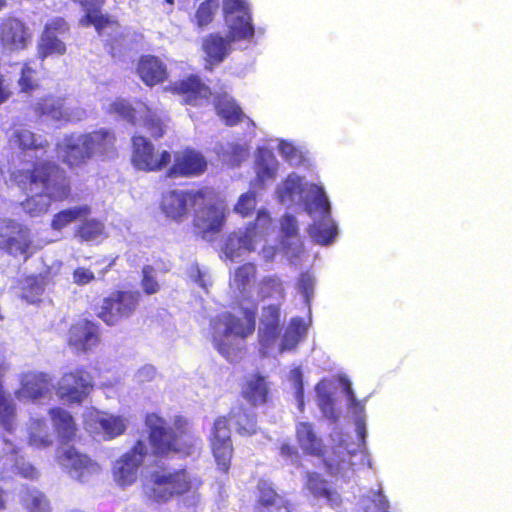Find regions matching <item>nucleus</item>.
Instances as JSON below:
<instances>
[{"label": "nucleus", "mask_w": 512, "mask_h": 512, "mask_svg": "<svg viewBox=\"0 0 512 512\" xmlns=\"http://www.w3.org/2000/svg\"><path fill=\"white\" fill-rule=\"evenodd\" d=\"M114 112L118 113L131 124H136L137 116L135 108L125 101H117L112 105Z\"/></svg>", "instance_id": "53"}, {"label": "nucleus", "mask_w": 512, "mask_h": 512, "mask_svg": "<svg viewBox=\"0 0 512 512\" xmlns=\"http://www.w3.org/2000/svg\"><path fill=\"white\" fill-rule=\"evenodd\" d=\"M62 468L79 482H84L98 469L97 464L86 454L79 452L75 447H68L58 456Z\"/></svg>", "instance_id": "20"}, {"label": "nucleus", "mask_w": 512, "mask_h": 512, "mask_svg": "<svg viewBox=\"0 0 512 512\" xmlns=\"http://www.w3.org/2000/svg\"><path fill=\"white\" fill-rule=\"evenodd\" d=\"M37 52L42 60L54 54L64 55L66 53V45L57 35L43 32L37 46Z\"/></svg>", "instance_id": "42"}, {"label": "nucleus", "mask_w": 512, "mask_h": 512, "mask_svg": "<svg viewBox=\"0 0 512 512\" xmlns=\"http://www.w3.org/2000/svg\"><path fill=\"white\" fill-rule=\"evenodd\" d=\"M256 197L257 195L254 191H247L241 194L234 206V211L242 217L252 215L257 205Z\"/></svg>", "instance_id": "49"}, {"label": "nucleus", "mask_w": 512, "mask_h": 512, "mask_svg": "<svg viewBox=\"0 0 512 512\" xmlns=\"http://www.w3.org/2000/svg\"><path fill=\"white\" fill-rule=\"evenodd\" d=\"M214 108L217 115L230 127L238 125L244 116L241 107L226 92L217 93L214 96Z\"/></svg>", "instance_id": "32"}, {"label": "nucleus", "mask_w": 512, "mask_h": 512, "mask_svg": "<svg viewBox=\"0 0 512 512\" xmlns=\"http://www.w3.org/2000/svg\"><path fill=\"white\" fill-rule=\"evenodd\" d=\"M48 283V273L27 275L19 281L20 297L31 304L40 302Z\"/></svg>", "instance_id": "34"}, {"label": "nucleus", "mask_w": 512, "mask_h": 512, "mask_svg": "<svg viewBox=\"0 0 512 512\" xmlns=\"http://www.w3.org/2000/svg\"><path fill=\"white\" fill-rule=\"evenodd\" d=\"M20 503L28 512H50L45 495L35 488L24 486L20 492Z\"/></svg>", "instance_id": "40"}, {"label": "nucleus", "mask_w": 512, "mask_h": 512, "mask_svg": "<svg viewBox=\"0 0 512 512\" xmlns=\"http://www.w3.org/2000/svg\"><path fill=\"white\" fill-rule=\"evenodd\" d=\"M8 370L4 361H0V424L2 428L12 433L16 422V405L3 387V378Z\"/></svg>", "instance_id": "33"}, {"label": "nucleus", "mask_w": 512, "mask_h": 512, "mask_svg": "<svg viewBox=\"0 0 512 512\" xmlns=\"http://www.w3.org/2000/svg\"><path fill=\"white\" fill-rule=\"evenodd\" d=\"M38 72L32 66V62L27 61L22 65L18 85L21 92L31 93L38 88Z\"/></svg>", "instance_id": "46"}, {"label": "nucleus", "mask_w": 512, "mask_h": 512, "mask_svg": "<svg viewBox=\"0 0 512 512\" xmlns=\"http://www.w3.org/2000/svg\"><path fill=\"white\" fill-rule=\"evenodd\" d=\"M99 426L106 439H113L122 435L127 428L125 419L121 416L103 417L99 420Z\"/></svg>", "instance_id": "45"}, {"label": "nucleus", "mask_w": 512, "mask_h": 512, "mask_svg": "<svg viewBox=\"0 0 512 512\" xmlns=\"http://www.w3.org/2000/svg\"><path fill=\"white\" fill-rule=\"evenodd\" d=\"M32 33L26 23L14 16H7L0 22V46L9 51H21L28 47Z\"/></svg>", "instance_id": "15"}, {"label": "nucleus", "mask_w": 512, "mask_h": 512, "mask_svg": "<svg viewBox=\"0 0 512 512\" xmlns=\"http://www.w3.org/2000/svg\"><path fill=\"white\" fill-rule=\"evenodd\" d=\"M149 454L147 443L138 439L133 446L117 459L112 467L114 481L121 487L132 485L138 477V470Z\"/></svg>", "instance_id": "11"}, {"label": "nucleus", "mask_w": 512, "mask_h": 512, "mask_svg": "<svg viewBox=\"0 0 512 512\" xmlns=\"http://www.w3.org/2000/svg\"><path fill=\"white\" fill-rule=\"evenodd\" d=\"M223 14L230 22L227 37L210 33L202 41L206 68L212 70L231 53V43L253 38L255 30L247 3L244 0H223Z\"/></svg>", "instance_id": "3"}, {"label": "nucleus", "mask_w": 512, "mask_h": 512, "mask_svg": "<svg viewBox=\"0 0 512 512\" xmlns=\"http://www.w3.org/2000/svg\"><path fill=\"white\" fill-rule=\"evenodd\" d=\"M279 151L281 152L284 159L287 161H292L294 158L297 157L298 154L297 148L293 144L286 141H282L279 144Z\"/></svg>", "instance_id": "61"}, {"label": "nucleus", "mask_w": 512, "mask_h": 512, "mask_svg": "<svg viewBox=\"0 0 512 512\" xmlns=\"http://www.w3.org/2000/svg\"><path fill=\"white\" fill-rule=\"evenodd\" d=\"M69 29V24L63 17H55L45 24L43 32L51 35L66 34Z\"/></svg>", "instance_id": "54"}, {"label": "nucleus", "mask_w": 512, "mask_h": 512, "mask_svg": "<svg viewBox=\"0 0 512 512\" xmlns=\"http://www.w3.org/2000/svg\"><path fill=\"white\" fill-rule=\"evenodd\" d=\"M28 444L37 449L50 447L53 443L44 419H31L27 427Z\"/></svg>", "instance_id": "38"}, {"label": "nucleus", "mask_w": 512, "mask_h": 512, "mask_svg": "<svg viewBox=\"0 0 512 512\" xmlns=\"http://www.w3.org/2000/svg\"><path fill=\"white\" fill-rule=\"evenodd\" d=\"M298 286L300 292L308 299L313 293V277L307 272L301 273L298 279Z\"/></svg>", "instance_id": "58"}, {"label": "nucleus", "mask_w": 512, "mask_h": 512, "mask_svg": "<svg viewBox=\"0 0 512 512\" xmlns=\"http://www.w3.org/2000/svg\"><path fill=\"white\" fill-rule=\"evenodd\" d=\"M296 441L305 455L317 458L325 456L326 447L310 422H299L295 428Z\"/></svg>", "instance_id": "28"}, {"label": "nucleus", "mask_w": 512, "mask_h": 512, "mask_svg": "<svg viewBox=\"0 0 512 512\" xmlns=\"http://www.w3.org/2000/svg\"><path fill=\"white\" fill-rule=\"evenodd\" d=\"M93 158L88 145L85 144L83 133L64 138L62 161L70 169L80 168Z\"/></svg>", "instance_id": "27"}, {"label": "nucleus", "mask_w": 512, "mask_h": 512, "mask_svg": "<svg viewBox=\"0 0 512 512\" xmlns=\"http://www.w3.org/2000/svg\"><path fill=\"white\" fill-rule=\"evenodd\" d=\"M53 428L63 443L73 441L77 435V425L72 414L62 407H52L48 412Z\"/></svg>", "instance_id": "31"}, {"label": "nucleus", "mask_w": 512, "mask_h": 512, "mask_svg": "<svg viewBox=\"0 0 512 512\" xmlns=\"http://www.w3.org/2000/svg\"><path fill=\"white\" fill-rule=\"evenodd\" d=\"M279 455L284 458H297L298 457V450L297 448L288 442H283L278 447Z\"/></svg>", "instance_id": "62"}, {"label": "nucleus", "mask_w": 512, "mask_h": 512, "mask_svg": "<svg viewBox=\"0 0 512 512\" xmlns=\"http://www.w3.org/2000/svg\"><path fill=\"white\" fill-rule=\"evenodd\" d=\"M218 0H204L198 6L195 12L196 24L199 27H205L209 25L213 19L215 11L218 9Z\"/></svg>", "instance_id": "47"}, {"label": "nucleus", "mask_w": 512, "mask_h": 512, "mask_svg": "<svg viewBox=\"0 0 512 512\" xmlns=\"http://www.w3.org/2000/svg\"><path fill=\"white\" fill-rule=\"evenodd\" d=\"M17 474L26 479H36L38 477L37 469L31 464H22L17 466Z\"/></svg>", "instance_id": "63"}, {"label": "nucleus", "mask_w": 512, "mask_h": 512, "mask_svg": "<svg viewBox=\"0 0 512 512\" xmlns=\"http://www.w3.org/2000/svg\"><path fill=\"white\" fill-rule=\"evenodd\" d=\"M257 275L258 269L256 264L252 262H246L235 269L233 283L236 289L243 296H249L251 293V287L255 282Z\"/></svg>", "instance_id": "37"}, {"label": "nucleus", "mask_w": 512, "mask_h": 512, "mask_svg": "<svg viewBox=\"0 0 512 512\" xmlns=\"http://www.w3.org/2000/svg\"><path fill=\"white\" fill-rule=\"evenodd\" d=\"M93 376L84 367L62 374L57 382L58 398L69 404H81L93 390Z\"/></svg>", "instance_id": "10"}, {"label": "nucleus", "mask_w": 512, "mask_h": 512, "mask_svg": "<svg viewBox=\"0 0 512 512\" xmlns=\"http://www.w3.org/2000/svg\"><path fill=\"white\" fill-rule=\"evenodd\" d=\"M208 442L217 470L223 474H228L234 454V446L226 415H219L215 418Z\"/></svg>", "instance_id": "9"}, {"label": "nucleus", "mask_w": 512, "mask_h": 512, "mask_svg": "<svg viewBox=\"0 0 512 512\" xmlns=\"http://www.w3.org/2000/svg\"><path fill=\"white\" fill-rule=\"evenodd\" d=\"M246 235H239L236 233L230 234L224 244L223 250L227 258L233 260L239 256V250L243 247L246 239Z\"/></svg>", "instance_id": "50"}, {"label": "nucleus", "mask_w": 512, "mask_h": 512, "mask_svg": "<svg viewBox=\"0 0 512 512\" xmlns=\"http://www.w3.org/2000/svg\"><path fill=\"white\" fill-rule=\"evenodd\" d=\"M323 466L326 472L331 476H337L343 472V467L339 463L335 464L327 459H323Z\"/></svg>", "instance_id": "64"}, {"label": "nucleus", "mask_w": 512, "mask_h": 512, "mask_svg": "<svg viewBox=\"0 0 512 512\" xmlns=\"http://www.w3.org/2000/svg\"><path fill=\"white\" fill-rule=\"evenodd\" d=\"M231 420L235 431L242 437H251L258 432L257 415L251 407L237 405L232 407L226 416Z\"/></svg>", "instance_id": "30"}, {"label": "nucleus", "mask_w": 512, "mask_h": 512, "mask_svg": "<svg viewBox=\"0 0 512 512\" xmlns=\"http://www.w3.org/2000/svg\"><path fill=\"white\" fill-rule=\"evenodd\" d=\"M319 407L321 411L333 421L337 420L334 408V399L330 393H322L319 395Z\"/></svg>", "instance_id": "55"}, {"label": "nucleus", "mask_w": 512, "mask_h": 512, "mask_svg": "<svg viewBox=\"0 0 512 512\" xmlns=\"http://www.w3.org/2000/svg\"><path fill=\"white\" fill-rule=\"evenodd\" d=\"M83 137L92 157L96 156L105 161L117 155V137L113 129L101 127L83 133Z\"/></svg>", "instance_id": "21"}, {"label": "nucleus", "mask_w": 512, "mask_h": 512, "mask_svg": "<svg viewBox=\"0 0 512 512\" xmlns=\"http://www.w3.org/2000/svg\"><path fill=\"white\" fill-rule=\"evenodd\" d=\"M81 7L83 15L79 19L82 27L92 26L98 35L108 27L119 26V21L114 16L103 12L106 0H70Z\"/></svg>", "instance_id": "18"}, {"label": "nucleus", "mask_w": 512, "mask_h": 512, "mask_svg": "<svg viewBox=\"0 0 512 512\" xmlns=\"http://www.w3.org/2000/svg\"><path fill=\"white\" fill-rule=\"evenodd\" d=\"M281 231L286 238L298 235V223L294 216L285 215L281 221Z\"/></svg>", "instance_id": "57"}, {"label": "nucleus", "mask_w": 512, "mask_h": 512, "mask_svg": "<svg viewBox=\"0 0 512 512\" xmlns=\"http://www.w3.org/2000/svg\"><path fill=\"white\" fill-rule=\"evenodd\" d=\"M314 206L322 213V219L315 221L309 230L312 239L321 245L333 242L337 235L336 224L331 219L330 203L321 187L314 185Z\"/></svg>", "instance_id": "13"}, {"label": "nucleus", "mask_w": 512, "mask_h": 512, "mask_svg": "<svg viewBox=\"0 0 512 512\" xmlns=\"http://www.w3.org/2000/svg\"><path fill=\"white\" fill-rule=\"evenodd\" d=\"M166 90L180 96L184 104L192 106L200 104L201 100L208 101L212 95L211 89L195 74L171 82Z\"/></svg>", "instance_id": "19"}, {"label": "nucleus", "mask_w": 512, "mask_h": 512, "mask_svg": "<svg viewBox=\"0 0 512 512\" xmlns=\"http://www.w3.org/2000/svg\"><path fill=\"white\" fill-rule=\"evenodd\" d=\"M301 341L299 337L289 332L287 329L283 334L282 341L280 344V352L293 350L296 348L298 343Z\"/></svg>", "instance_id": "60"}, {"label": "nucleus", "mask_w": 512, "mask_h": 512, "mask_svg": "<svg viewBox=\"0 0 512 512\" xmlns=\"http://www.w3.org/2000/svg\"><path fill=\"white\" fill-rule=\"evenodd\" d=\"M141 294L137 290L116 289L95 307V315L106 326L114 327L129 320L138 310Z\"/></svg>", "instance_id": "7"}, {"label": "nucleus", "mask_w": 512, "mask_h": 512, "mask_svg": "<svg viewBox=\"0 0 512 512\" xmlns=\"http://www.w3.org/2000/svg\"><path fill=\"white\" fill-rule=\"evenodd\" d=\"M32 244L27 231L20 230L16 236H11L6 241L8 251L13 255L26 253Z\"/></svg>", "instance_id": "48"}, {"label": "nucleus", "mask_w": 512, "mask_h": 512, "mask_svg": "<svg viewBox=\"0 0 512 512\" xmlns=\"http://www.w3.org/2000/svg\"><path fill=\"white\" fill-rule=\"evenodd\" d=\"M136 72L141 81L148 87L163 83L168 78L166 64L155 55L140 56Z\"/></svg>", "instance_id": "25"}, {"label": "nucleus", "mask_w": 512, "mask_h": 512, "mask_svg": "<svg viewBox=\"0 0 512 512\" xmlns=\"http://www.w3.org/2000/svg\"><path fill=\"white\" fill-rule=\"evenodd\" d=\"M8 144L11 148L21 152L43 151L46 152L50 143L46 139H39L37 135L27 127L14 126L8 135Z\"/></svg>", "instance_id": "29"}, {"label": "nucleus", "mask_w": 512, "mask_h": 512, "mask_svg": "<svg viewBox=\"0 0 512 512\" xmlns=\"http://www.w3.org/2000/svg\"><path fill=\"white\" fill-rule=\"evenodd\" d=\"M256 294L260 301L284 300L286 297L284 281L277 274L265 275L257 283Z\"/></svg>", "instance_id": "35"}, {"label": "nucleus", "mask_w": 512, "mask_h": 512, "mask_svg": "<svg viewBox=\"0 0 512 512\" xmlns=\"http://www.w3.org/2000/svg\"><path fill=\"white\" fill-rule=\"evenodd\" d=\"M52 386L51 378L44 372H27L21 376L20 388L16 391L18 398L37 400L44 397Z\"/></svg>", "instance_id": "26"}, {"label": "nucleus", "mask_w": 512, "mask_h": 512, "mask_svg": "<svg viewBox=\"0 0 512 512\" xmlns=\"http://www.w3.org/2000/svg\"><path fill=\"white\" fill-rule=\"evenodd\" d=\"M287 330L292 334L296 335L300 339L304 338L307 333V327L303 319L300 317H294L290 320Z\"/></svg>", "instance_id": "59"}, {"label": "nucleus", "mask_w": 512, "mask_h": 512, "mask_svg": "<svg viewBox=\"0 0 512 512\" xmlns=\"http://www.w3.org/2000/svg\"><path fill=\"white\" fill-rule=\"evenodd\" d=\"M141 106V112L143 113L141 116L142 126L147 134L154 140L164 137L167 132L169 118L163 117L145 103H141Z\"/></svg>", "instance_id": "36"}, {"label": "nucleus", "mask_w": 512, "mask_h": 512, "mask_svg": "<svg viewBox=\"0 0 512 512\" xmlns=\"http://www.w3.org/2000/svg\"><path fill=\"white\" fill-rule=\"evenodd\" d=\"M73 282L78 286H84L95 280V274L86 267H77L72 272Z\"/></svg>", "instance_id": "56"}, {"label": "nucleus", "mask_w": 512, "mask_h": 512, "mask_svg": "<svg viewBox=\"0 0 512 512\" xmlns=\"http://www.w3.org/2000/svg\"><path fill=\"white\" fill-rule=\"evenodd\" d=\"M293 503L281 495L274 484L261 478L256 485L255 512H293Z\"/></svg>", "instance_id": "16"}, {"label": "nucleus", "mask_w": 512, "mask_h": 512, "mask_svg": "<svg viewBox=\"0 0 512 512\" xmlns=\"http://www.w3.org/2000/svg\"><path fill=\"white\" fill-rule=\"evenodd\" d=\"M240 396L251 408L267 405L271 401V387L266 375L253 372L243 376Z\"/></svg>", "instance_id": "17"}, {"label": "nucleus", "mask_w": 512, "mask_h": 512, "mask_svg": "<svg viewBox=\"0 0 512 512\" xmlns=\"http://www.w3.org/2000/svg\"><path fill=\"white\" fill-rule=\"evenodd\" d=\"M202 484V479L192 476L186 468H163L150 473L143 492L149 502L163 505L174 498L196 493Z\"/></svg>", "instance_id": "6"}, {"label": "nucleus", "mask_w": 512, "mask_h": 512, "mask_svg": "<svg viewBox=\"0 0 512 512\" xmlns=\"http://www.w3.org/2000/svg\"><path fill=\"white\" fill-rule=\"evenodd\" d=\"M91 212L88 205H80L63 209L51 219V228L55 231H61L69 224L75 222L78 219L86 218Z\"/></svg>", "instance_id": "39"}, {"label": "nucleus", "mask_w": 512, "mask_h": 512, "mask_svg": "<svg viewBox=\"0 0 512 512\" xmlns=\"http://www.w3.org/2000/svg\"><path fill=\"white\" fill-rule=\"evenodd\" d=\"M207 170V160L203 154L193 148H184L174 153L173 163L166 175L170 178L197 177Z\"/></svg>", "instance_id": "14"}, {"label": "nucleus", "mask_w": 512, "mask_h": 512, "mask_svg": "<svg viewBox=\"0 0 512 512\" xmlns=\"http://www.w3.org/2000/svg\"><path fill=\"white\" fill-rule=\"evenodd\" d=\"M160 207L166 217L182 222L193 209V225L203 236L219 233L226 222V204L213 187L171 189L162 194Z\"/></svg>", "instance_id": "2"}, {"label": "nucleus", "mask_w": 512, "mask_h": 512, "mask_svg": "<svg viewBox=\"0 0 512 512\" xmlns=\"http://www.w3.org/2000/svg\"><path fill=\"white\" fill-rule=\"evenodd\" d=\"M278 163L269 150L261 152L257 160L256 179L260 183L274 179L277 174Z\"/></svg>", "instance_id": "41"}, {"label": "nucleus", "mask_w": 512, "mask_h": 512, "mask_svg": "<svg viewBox=\"0 0 512 512\" xmlns=\"http://www.w3.org/2000/svg\"><path fill=\"white\" fill-rule=\"evenodd\" d=\"M304 489L315 499H322L331 507H338L342 503L341 495L337 489L333 488L329 481L318 472H306Z\"/></svg>", "instance_id": "24"}, {"label": "nucleus", "mask_w": 512, "mask_h": 512, "mask_svg": "<svg viewBox=\"0 0 512 512\" xmlns=\"http://www.w3.org/2000/svg\"><path fill=\"white\" fill-rule=\"evenodd\" d=\"M304 192L303 178L294 174L288 175L277 189L280 202L293 201L297 195Z\"/></svg>", "instance_id": "43"}, {"label": "nucleus", "mask_w": 512, "mask_h": 512, "mask_svg": "<svg viewBox=\"0 0 512 512\" xmlns=\"http://www.w3.org/2000/svg\"><path fill=\"white\" fill-rule=\"evenodd\" d=\"M280 317V304L272 303L262 307L259 320L258 339L263 347H271L278 339L281 331Z\"/></svg>", "instance_id": "23"}, {"label": "nucleus", "mask_w": 512, "mask_h": 512, "mask_svg": "<svg viewBox=\"0 0 512 512\" xmlns=\"http://www.w3.org/2000/svg\"><path fill=\"white\" fill-rule=\"evenodd\" d=\"M148 451L159 459L171 455L186 457L195 449L194 440L185 427H173L157 413H147L144 418Z\"/></svg>", "instance_id": "5"}, {"label": "nucleus", "mask_w": 512, "mask_h": 512, "mask_svg": "<svg viewBox=\"0 0 512 512\" xmlns=\"http://www.w3.org/2000/svg\"><path fill=\"white\" fill-rule=\"evenodd\" d=\"M10 179L26 196L20 205L31 217L47 213L52 202L64 201L71 195V185L65 172L49 159L35 160L14 170Z\"/></svg>", "instance_id": "1"}, {"label": "nucleus", "mask_w": 512, "mask_h": 512, "mask_svg": "<svg viewBox=\"0 0 512 512\" xmlns=\"http://www.w3.org/2000/svg\"><path fill=\"white\" fill-rule=\"evenodd\" d=\"M130 162L139 171L158 172L170 164L171 154L167 150L158 151L147 137L134 135L131 137Z\"/></svg>", "instance_id": "8"}, {"label": "nucleus", "mask_w": 512, "mask_h": 512, "mask_svg": "<svg viewBox=\"0 0 512 512\" xmlns=\"http://www.w3.org/2000/svg\"><path fill=\"white\" fill-rule=\"evenodd\" d=\"M101 342V326L99 323L81 318L69 326L67 344L76 352L87 353L95 349Z\"/></svg>", "instance_id": "12"}, {"label": "nucleus", "mask_w": 512, "mask_h": 512, "mask_svg": "<svg viewBox=\"0 0 512 512\" xmlns=\"http://www.w3.org/2000/svg\"><path fill=\"white\" fill-rule=\"evenodd\" d=\"M365 512H390L389 503L381 492H375L367 500Z\"/></svg>", "instance_id": "51"}, {"label": "nucleus", "mask_w": 512, "mask_h": 512, "mask_svg": "<svg viewBox=\"0 0 512 512\" xmlns=\"http://www.w3.org/2000/svg\"><path fill=\"white\" fill-rule=\"evenodd\" d=\"M105 226L98 219H85L75 230V234L82 241H95L104 234Z\"/></svg>", "instance_id": "44"}, {"label": "nucleus", "mask_w": 512, "mask_h": 512, "mask_svg": "<svg viewBox=\"0 0 512 512\" xmlns=\"http://www.w3.org/2000/svg\"><path fill=\"white\" fill-rule=\"evenodd\" d=\"M33 114L38 118H49L55 122L68 123L74 119L73 111L65 104L64 97L52 94L39 98L32 106Z\"/></svg>", "instance_id": "22"}, {"label": "nucleus", "mask_w": 512, "mask_h": 512, "mask_svg": "<svg viewBox=\"0 0 512 512\" xmlns=\"http://www.w3.org/2000/svg\"><path fill=\"white\" fill-rule=\"evenodd\" d=\"M242 315L243 319L225 311L210 322L213 346L228 361L236 358L243 349L238 340L243 342L256 328L255 306L243 308Z\"/></svg>", "instance_id": "4"}, {"label": "nucleus", "mask_w": 512, "mask_h": 512, "mask_svg": "<svg viewBox=\"0 0 512 512\" xmlns=\"http://www.w3.org/2000/svg\"><path fill=\"white\" fill-rule=\"evenodd\" d=\"M152 272H153V267L150 265H145L142 268L143 277L141 280V286H142L143 291L147 295L155 294L160 289V286H159L157 280L155 279L154 276H152Z\"/></svg>", "instance_id": "52"}]
</instances>
